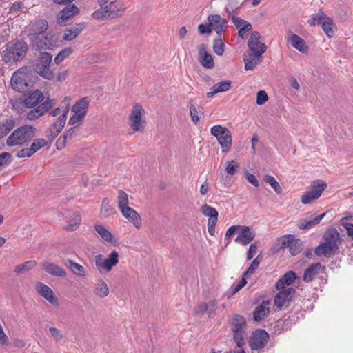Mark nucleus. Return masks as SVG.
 Wrapping results in <instances>:
<instances>
[{
	"mask_svg": "<svg viewBox=\"0 0 353 353\" xmlns=\"http://www.w3.org/2000/svg\"><path fill=\"white\" fill-rule=\"evenodd\" d=\"M323 239L324 241L315 248V254L327 258L333 256L339 251L341 243L339 232L336 228H330L325 232Z\"/></svg>",
	"mask_w": 353,
	"mask_h": 353,
	"instance_id": "nucleus-1",
	"label": "nucleus"
},
{
	"mask_svg": "<svg viewBox=\"0 0 353 353\" xmlns=\"http://www.w3.org/2000/svg\"><path fill=\"white\" fill-rule=\"evenodd\" d=\"M36 134V128L32 125H24L14 130L8 137L6 144L8 146L28 145Z\"/></svg>",
	"mask_w": 353,
	"mask_h": 353,
	"instance_id": "nucleus-2",
	"label": "nucleus"
},
{
	"mask_svg": "<svg viewBox=\"0 0 353 353\" xmlns=\"http://www.w3.org/2000/svg\"><path fill=\"white\" fill-rule=\"evenodd\" d=\"M28 49L27 43L21 39L10 42L4 51L3 61L6 63L18 61L26 56Z\"/></svg>",
	"mask_w": 353,
	"mask_h": 353,
	"instance_id": "nucleus-3",
	"label": "nucleus"
},
{
	"mask_svg": "<svg viewBox=\"0 0 353 353\" xmlns=\"http://www.w3.org/2000/svg\"><path fill=\"white\" fill-rule=\"evenodd\" d=\"M210 133L217 139L222 148V152L227 153L232 143V136L230 130L221 125H216L211 128Z\"/></svg>",
	"mask_w": 353,
	"mask_h": 353,
	"instance_id": "nucleus-4",
	"label": "nucleus"
},
{
	"mask_svg": "<svg viewBox=\"0 0 353 353\" xmlns=\"http://www.w3.org/2000/svg\"><path fill=\"white\" fill-rule=\"evenodd\" d=\"M246 321L241 315L235 314L232 321V330L233 332V338L237 347H241L245 345Z\"/></svg>",
	"mask_w": 353,
	"mask_h": 353,
	"instance_id": "nucleus-5",
	"label": "nucleus"
},
{
	"mask_svg": "<svg viewBox=\"0 0 353 353\" xmlns=\"http://www.w3.org/2000/svg\"><path fill=\"white\" fill-rule=\"evenodd\" d=\"M52 57L48 52H41L36 65L37 72L44 79L51 80L54 73L50 70V64Z\"/></svg>",
	"mask_w": 353,
	"mask_h": 353,
	"instance_id": "nucleus-6",
	"label": "nucleus"
},
{
	"mask_svg": "<svg viewBox=\"0 0 353 353\" xmlns=\"http://www.w3.org/2000/svg\"><path fill=\"white\" fill-rule=\"evenodd\" d=\"M101 9L108 18H114L122 14L124 10L123 4L117 0H99Z\"/></svg>",
	"mask_w": 353,
	"mask_h": 353,
	"instance_id": "nucleus-7",
	"label": "nucleus"
},
{
	"mask_svg": "<svg viewBox=\"0 0 353 353\" xmlns=\"http://www.w3.org/2000/svg\"><path fill=\"white\" fill-rule=\"evenodd\" d=\"M327 187L325 182L323 181H317L316 183H314L312 189L305 192L301 196V201L303 204H309L319 199L323 192Z\"/></svg>",
	"mask_w": 353,
	"mask_h": 353,
	"instance_id": "nucleus-8",
	"label": "nucleus"
},
{
	"mask_svg": "<svg viewBox=\"0 0 353 353\" xmlns=\"http://www.w3.org/2000/svg\"><path fill=\"white\" fill-rule=\"evenodd\" d=\"M10 84L12 88L19 92H22L27 89L29 84L26 68H20L14 72L12 76Z\"/></svg>",
	"mask_w": 353,
	"mask_h": 353,
	"instance_id": "nucleus-9",
	"label": "nucleus"
},
{
	"mask_svg": "<svg viewBox=\"0 0 353 353\" xmlns=\"http://www.w3.org/2000/svg\"><path fill=\"white\" fill-rule=\"evenodd\" d=\"M295 292V289L292 287L281 290L274 297L275 306L279 310L288 307Z\"/></svg>",
	"mask_w": 353,
	"mask_h": 353,
	"instance_id": "nucleus-10",
	"label": "nucleus"
},
{
	"mask_svg": "<svg viewBox=\"0 0 353 353\" xmlns=\"http://www.w3.org/2000/svg\"><path fill=\"white\" fill-rule=\"evenodd\" d=\"M269 335L268 332L261 329L256 330L249 341V345L252 350H259L264 347L268 343Z\"/></svg>",
	"mask_w": 353,
	"mask_h": 353,
	"instance_id": "nucleus-11",
	"label": "nucleus"
},
{
	"mask_svg": "<svg viewBox=\"0 0 353 353\" xmlns=\"http://www.w3.org/2000/svg\"><path fill=\"white\" fill-rule=\"evenodd\" d=\"M260 39V33L257 31H254L251 33L248 42V46L250 52H252L258 57H261L267 50L266 46L263 43L261 42Z\"/></svg>",
	"mask_w": 353,
	"mask_h": 353,
	"instance_id": "nucleus-12",
	"label": "nucleus"
},
{
	"mask_svg": "<svg viewBox=\"0 0 353 353\" xmlns=\"http://www.w3.org/2000/svg\"><path fill=\"white\" fill-rule=\"evenodd\" d=\"M144 112V110L139 104L133 106L131 114H130V120L131 121V128L134 131H141L144 128V121L141 120V116Z\"/></svg>",
	"mask_w": 353,
	"mask_h": 353,
	"instance_id": "nucleus-13",
	"label": "nucleus"
},
{
	"mask_svg": "<svg viewBox=\"0 0 353 353\" xmlns=\"http://www.w3.org/2000/svg\"><path fill=\"white\" fill-rule=\"evenodd\" d=\"M118 259V252L113 250L104 261H101V256H97L96 265L100 271H101V269H104L108 272L119 263Z\"/></svg>",
	"mask_w": 353,
	"mask_h": 353,
	"instance_id": "nucleus-14",
	"label": "nucleus"
},
{
	"mask_svg": "<svg viewBox=\"0 0 353 353\" xmlns=\"http://www.w3.org/2000/svg\"><path fill=\"white\" fill-rule=\"evenodd\" d=\"M54 100L47 98L41 104L35 108L32 109L26 113V118L28 120H34L43 115L46 112L52 108Z\"/></svg>",
	"mask_w": 353,
	"mask_h": 353,
	"instance_id": "nucleus-15",
	"label": "nucleus"
},
{
	"mask_svg": "<svg viewBox=\"0 0 353 353\" xmlns=\"http://www.w3.org/2000/svg\"><path fill=\"white\" fill-rule=\"evenodd\" d=\"M35 289L40 296L46 299L52 305H59L58 299L55 296L54 292L49 286L41 282H37L35 285Z\"/></svg>",
	"mask_w": 353,
	"mask_h": 353,
	"instance_id": "nucleus-16",
	"label": "nucleus"
},
{
	"mask_svg": "<svg viewBox=\"0 0 353 353\" xmlns=\"http://www.w3.org/2000/svg\"><path fill=\"white\" fill-rule=\"evenodd\" d=\"M45 97L39 90H35L24 95L23 105L28 108H32L43 102Z\"/></svg>",
	"mask_w": 353,
	"mask_h": 353,
	"instance_id": "nucleus-17",
	"label": "nucleus"
},
{
	"mask_svg": "<svg viewBox=\"0 0 353 353\" xmlns=\"http://www.w3.org/2000/svg\"><path fill=\"white\" fill-rule=\"evenodd\" d=\"M68 113V110H65L63 113L59 117L57 120L51 125L49 128L50 134L47 135L49 139L54 140L61 132L65 124Z\"/></svg>",
	"mask_w": 353,
	"mask_h": 353,
	"instance_id": "nucleus-18",
	"label": "nucleus"
},
{
	"mask_svg": "<svg viewBox=\"0 0 353 353\" xmlns=\"http://www.w3.org/2000/svg\"><path fill=\"white\" fill-rule=\"evenodd\" d=\"M208 20L212 28L216 32L217 35L221 36L225 32L228 27V21L219 14H210Z\"/></svg>",
	"mask_w": 353,
	"mask_h": 353,
	"instance_id": "nucleus-19",
	"label": "nucleus"
},
{
	"mask_svg": "<svg viewBox=\"0 0 353 353\" xmlns=\"http://www.w3.org/2000/svg\"><path fill=\"white\" fill-rule=\"evenodd\" d=\"M255 237V232L250 227L241 225L239 235L234 239L236 243L242 245L249 244Z\"/></svg>",
	"mask_w": 353,
	"mask_h": 353,
	"instance_id": "nucleus-20",
	"label": "nucleus"
},
{
	"mask_svg": "<svg viewBox=\"0 0 353 353\" xmlns=\"http://www.w3.org/2000/svg\"><path fill=\"white\" fill-rule=\"evenodd\" d=\"M199 63L203 68L212 69L214 67L213 57L207 52L204 44H201L199 47Z\"/></svg>",
	"mask_w": 353,
	"mask_h": 353,
	"instance_id": "nucleus-21",
	"label": "nucleus"
},
{
	"mask_svg": "<svg viewBox=\"0 0 353 353\" xmlns=\"http://www.w3.org/2000/svg\"><path fill=\"white\" fill-rule=\"evenodd\" d=\"M79 12V8L74 4L69 5L64 8L59 14L57 21L62 24L66 19H69Z\"/></svg>",
	"mask_w": 353,
	"mask_h": 353,
	"instance_id": "nucleus-22",
	"label": "nucleus"
},
{
	"mask_svg": "<svg viewBox=\"0 0 353 353\" xmlns=\"http://www.w3.org/2000/svg\"><path fill=\"white\" fill-rule=\"evenodd\" d=\"M91 100L90 97H85L77 101L72 108V112L85 117L88 112L89 104Z\"/></svg>",
	"mask_w": 353,
	"mask_h": 353,
	"instance_id": "nucleus-23",
	"label": "nucleus"
},
{
	"mask_svg": "<svg viewBox=\"0 0 353 353\" xmlns=\"http://www.w3.org/2000/svg\"><path fill=\"white\" fill-rule=\"evenodd\" d=\"M42 268L48 274L52 276L65 277L67 274L62 268L48 261H43Z\"/></svg>",
	"mask_w": 353,
	"mask_h": 353,
	"instance_id": "nucleus-24",
	"label": "nucleus"
},
{
	"mask_svg": "<svg viewBox=\"0 0 353 353\" xmlns=\"http://www.w3.org/2000/svg\"><path fill=\"white\" fill-rule=\"evenodd\" d=\"M33 34H28V37L32 43V46L36 50H43L50 48L51 43L44 34L42 37H34Z\"/></svg>",
	"mask_w": 353,
	"mask_h": 353,
	"instance_id": "nucleus-25",
	"label": "nucleus"
},
{
	"mask_svg": "<svg viewBox=\"0 0 353 353\" xmlns=\"http://www.w3.org/2000/svg\"><path fill=\"white\" fill-rule=\"evenodd\" d=\"M296 279V275L293 271H288L283 275L276 283L277 290H285L286 285H291Z\"/></svg>",
	"mask_w": 353,
	"mask_h": 353,
	"instance_id": "nucleus-26",
	"label": "nucleus"
},
{
	"mask_svg": "<svg viewBox=\"0 0 353 353\" xmlns=\"http://www.w3.org/2000/svg\"><path fill=\"white\" fill-rule=\"evenodd\" d=\"M123 216L131 222L136 228H139L141 225V217L139 214L132 208H124L121 210Z\"/></svg>",
	"mask_w": 353,
	"mask_h": 353,
	"instance_id": "nucleus-27",
	"label": "nucleus"
},
{
	"mask_svg": "<svg viewBox=\"0 0 353 353\" xmlns=\"http://www.w3.org/2000/svg\"><path fill=\"white\" fill-rule=\"evenodd\" d=\"M323 269L321 263H313L307 268L303 273V279L305 282L312 281L314 277L320 272V270Z\"/></svg>",
	"mask_w": 353,
	"mask_h": 353,
	"instance_id": "nucleus-28",
	"label": "nucleus"
},
{
	"mask_svg": "<svg viewBox=\"0 0 353 353\" xmlns=\"http://www.w3.org/2000/svg\"><path fill=\"white\" fill-rule=\"evenodd\" d=\"M270 313L269 302L263 301L256 306L253 312V318L256 321H260Z\"/></svg>",
	"mask_w": 353,
	"mask_h": 353,
	"instance_id": "nucleus-29",
	"label": "nucleus"
},
{
	"mask_svg": "<svg viewBox=\"0 0 353 353\" xmlns=\"http://www.w3.org/2000/svg\"><path fill=\"white\" fill-rule=\"evenodd\" d=\"M48 28V22L45 19L37 20L30 28L28 34H33L34 37H42Z\"/></svg>",
	"mask_w": 353,
	"mask_h": 353,
	"instance_id": "nucleus-30",
	"label": "nucleus"
},
{
	"mask_svg": "<svg viewBox=\"0 0 353 353\" xmlns=\"http://www.w3.org/2000/svg\"><path fill=\"white\" fill-rule=\"evenodd\" d=\"M85 23H81L77 24L76 26L71 27L70 28H67L65 30L64 35L63 36V39L66 41H72L75 39L78 34L85 28Z\"/></svg>",
	"mask_w": 353,
	"mask_h": 353,
	"instance_id": "nucleus-31",
	"label": "nucleus"
},
{
	"mask_svg": "<svg viewBox=\"0 0 353 353\" xmlns=\"http://www.w3.org/2000/svg\"><path fill=\"white\" fill-rule=\"evenodd\" d=\"M292 46L297 50L302 53H305L308 50V47L305 44V41L303 39L300 37L296 34H292L289 38Z\"/></svg>",
	"mask_w": 353,
	"mask_h": 353,
	"instance_id": "nucleus-32",
	"label": "nucleus"
},
{
	"mask_svg": "<svg viewBox=\"0 0 353 353\" xmlns=\"http://www.w3.org/2000/svg\"><path fill=\"white\" fill-rule=\"evenodd\" d=\"M261 57L256 56L252 52H248L245 54L243 56V61L245 63V70H253L259 60Z\"/></svg>",
	"mask_w": 353,
	"mask_h": 353,
	"instance_id": "nucleus-33",
	"label": "nucleus"
},
{
	"mask_svg": "<svg viewBox=\"0 0 353 353\" xmlns=\"http://www.w3.org/2000/svg\"><path fill=\"white\" fill-rule=\"evenodd\" d=\"M81 221V217L79 213L72 212L70 215V220L68 221V224L64 226V229L68 231L76 230Z\"/></svg>",
	"mask_w": 353,
	"mask_h": 353,
	"instance_id": "nucleus-34",
	"label": "nucleus"
},
{
	"mask_svg": "<svg viewBox=\"0 0 353 353\" xmlns=\"http://www.w3.org/2000/svg\"><path fill=\"white\" fill-rule=\"evenodd\" d=\"M242 4L238 0H228L224 10L227 12L228 17L239 14V8Z\"/></svg>",
	"mask_w": 353,
	"mask_h": 353,
	"instance_id": "nucleus-35",
	"label": "nucleus"
},
{
	"mask_svg": "<svg viewBox=\"0 0 353 353\" xmlns=\"http://www.w3.org/2000/svg\"><path fill=\"white\" fill-rule=\"evenodd\" d=\"M325 216V213H323L310 221L301 220L298 224V228L301 230H306L310 228L312 226L319 224Z\"/></svg>",
	"mask_w": 353,
	"mask_h": 353,
	"instance_id": "nucleus-36",
	"label": "nucleus"
},
{
	"mask_svg": "<svg viewBox=\"0 0 353 353\" xmlns=\"http://www.w3.org/2000/svg\"><path fill=\"white\" fill-rule=\"evenodd\" d=\"M15 121L8 119L0 123V139L6 137L14 128Z\"/></svg>",
	"mask_w": 353,
	"mask_h": 353,
	"instance_id": "nucleus-37",
	"label": "nucleus"
},
{
	"mask_svg": "<svg viewBox=\"0 0 353 353\" xmlns=\"http://www.w3.org/2000/svg\"><path fill=\"white\" fill-rule=\"evenodd\" d=\"M37 265V261L35 260H30L27 261L21 264L17 265L14 270V272L17 274H24L25 272L30 270Z\"/></svg>",
	"mask_w": 353,
	"mask_h": 353,
	"instance_id": "nucleus-38",
	"label": "nucleus"
},
{
	"mask_svg": "<svg viewBox=\"0 0 353 353\" xmlns=\"http://www.w3.org/2000/svg\"><path fill=\"white\" fill-rule=\"evenodd\" d=\"M201 211L203 215L209 218L208 220L213 221L218 219V211L213 207L204 204L201 207Z\"/></svg>",
	"mask_w": 353,
	"mask_h": 353,
	"instance_id": "nucleus-39",
	"label": "nucleus"
},
{
	"mask_svg": "<svg viewBox=\"0 0 353 353\" xmlns=\"http://www.w3.org/2000/svg\"><path fill=\"white\" fill-rule=\"evenodd\" d=\"M321 28L326 34V35L331 38L333 37L334 34V31L333 30V27L334 26V24L333 23V21L331 18L326 17L325 20L321 23Z\"/></svg>",
	"mask_w": 353,
	"mask_h": 353,
	"instance_id": "nucleus-40",
	"label": "nucleus"
},
{
	"mask_svg": "<svg viewBox=\"0 0 353 353\" xmlns=\"http://www.w3.org/2000/svg\"><path fill=\"white\" fill-rule=\"evenodd\" d=\"M94 292L98 296L105 297L109 294V288L104 281L99 280L97 283Z\"/></svg>",
	"mask_w": 353,
	"mask_h": 353,
	"instance_id": "nucleus-41",
	"label": "nucleus"
},
{
	"mask_svg": "<svg viewBox=\"0 0 353 353\" xmlns=\"http://www.w3.org/2000/svg\"><path fill=\"white\" fill-rule=\"evenodd\" d=\"M67 263L69 265L70 270L76 275L85 276V269L80 264L74 262L71 259H68Z\"/></svg>",
	"mask_w": 353,
	"mask_h": 353,
	"instance_id": "nucleus-42",
	"label": "nucleus"
},
{
	"mask_svg": "<svg viewBox=\"0 0 353 353\" xmlns=\"http://www.w3.org/2000/svg\"><path fill=\"white\" fill-rule=\"evenodd\" d=\"M263 180L265 183L270 184L277 194H281L282 193V188L281 185L273 176L270 174H265Z\"/></svg>",
	"mask_w": 353,
	"mask_h": 353,
	"instance_id": "nucleus-43",
	"label": "nucleus"
},
{
	"mask_svg": "<svg viewBox=\"0 0 353 353\" xmlns=\"http://www.w3.org/2000/svg\"><path fill=\"white\" fill-rule=\"evenodd\" d=\"M213 51L219 56L223 55L225 51V43L221 36L217 35L214 39L212 46Z\"/></svg>",
	"mask_w": 353,
	"mask_h": 353,
	"instance_id": "nucleus-44",
	"label": "nucleus"
},
{
	"mask_svg": "<svg viewBox=\"0 0 353 353\" xmlns=\"http://www.w3.org/2000/svg\"><path fill=\"white\" fill-rule=\"evenodd\" d=\"M95 231L105 241H111L112 234L106 228L100 224H95L94 225Z\"/></svg>",
	"mask_w": 353,
	"mask_h": 353,
	"instance_id": "nucleus-45",
	"label": "nucleus"
},
{
	"mask_svg": "<svg viewBox=\"0 0 353 353\" xmlns=\"http://www.w3.org/2000/svg\"><path fill=\"white\" fill-rule=\"evenodd\" d=\"M47 143V141L44 139H36L34 140L33 143L30 145L29 149L30 153L32 156L34 153L39 151L41 148L45 146Z\"/></svg>",
	"mask_w": 353,
	"mask_h": 353,
	"instance_id": "nucleus-46",
	"label": "nucleus"
},
{
	"mask_svg": "<svg viewBox=\"0 0 353 353\" xmlns=\"http://www.w3.org/2000/svg\"><path fill=\"white\" fill-rule=\"evenodd\" d=\"M114 209L110 205V201L107 198H105L101 204V214L103 217H108L114 214Z\"/></svg>",
	"mask_w": 353,
	"mask_h": 353,
	"instance_id": "nucleus-47",
	"label": "nucleus"
},
{
	"mask_svg": "<svg viewBox=\"0 0 353 353\" xmlns=\"http://www.w3.org/2000/svg\"><path fill=\"white\" fill-rule=\"evenodd\" d=\"M13 161L10 152H4L0 154V170L7 168Z\"/></svg>",
	"mask_w": 353,
	"mask_h": 353,
	"instance_id": "nucleus-48",
	"label": "nucleus"
},
{
	"mask_svg": "<svg viewBox=\"0 0 353 353\" xmlns=\"http://www.w3.org/2000/svg\"><path fill=\"white\" fill-rule=\"evenodd\" d=\"M302 241L299 239L294 238L289 248L292 255L295 256L302 250Z\"/></svg>",
	"mask_w": 353,
	"mask_h": 353,
	"instance_id": "nucleus-49",
	"label": "nucleus"
},
{
	"mask_svg": "<svg viewBox=\"0 0 353 353\" xmlns=\"http://www.w3.org/2000/svg\"><path fill=\"white\" fill-rule=\"evenodd\" d=\"M128 194L122 190L119 191L118 196V207L120 210H123L124 208H128Z\"/></svg>",
	"mask_w": 353,
	"mask_h": 353,
	"instance_id": "nucleus-50",
	"label": "nucleus"
},
{
	"mask_svg": "<svg viewBox=\"0 0 353 353\" xmlns=\"http://www.w3.org/2000/svg\"><path fill=\"white\" fill-rule=\"evenodd\" d=\"M327 16L323 12H319L316 14H313L312 17L308 20V23L311 26L316 25H321L323 20H325Z\"/></svg>",
	"mask_w": 353,
	"mask_h": 353,
	"instance_id": "nucleus-51",
	"label": "nucleus"
},
{
	"mask_svg": "<svg viewBox=\"0 0 353 353\" xmlns=\"http://www.w3.org/2000/svg\"><path fill=\"white\" fill-rule=\"evenodd\" d=\"M72 52L71 48H65L61 50L54 58L56 64H59L63 60L68 57Z\"/></svg>",
	"mask_w": 353,
	"mask_h": 353,
	"instance_id": "nucleus-52",
	"label": "nucleus"
},
{
	"mask_svg": "<svg viewBox=\"0 0 353 353\" xmlns=\"http://www.w3.org/2000/svg\"><path fill=\"white\" fill-rule=\"evenodd\" d=\"M216 88V91L219 92H223L228 91L231 88V81L226 80L221 81L214 85Z\"/></svg>",
	"mask_w": 353,
	"mask_h": 353,
	"instance_id": "nucleus-53",
	"label": "nucleus"
},
{
	"mask_svg": "<svg viewBox=\"0 0 353 353\" xmlns=\"http://www.w3.org/2000/svg\"><path fill=\"white\" fill-rule=\"evenodd\" d=\"M294 238V236L292 234L284 235L282 237L279 238L278 239V241L280 244V248H290L291 241H292Z\"/></svg>",
	"mask_w": 353,
	"mask_h": 353,
	"instance_id": "nucleus-54",
	"label": "nucleus"
},
{
	"mask_svg": "<svg viewBox=\"0 0 353 353\" xmlns=\"http://www.w3.org/2000/svg\"><path fill=\"white\" fill-rule=\"evenodd\" d=\"M260 261L259 256H256L251 263L250 266L248 268L246 271L244 272V276L252 274L256 269L259 267Z\"/></svg>",
	"mask_w": 353,
	"mask_h": 353,
	"instance_id": "nucleus-55",
	"label": "nucleus"
},
{
	"mask_svg": "<svg viewBox=\"0 0 353 353\" xmlns=\"http://www.w3.org/2000/svg\"><path fill=\"white\" fill-rule=\"evenodd\" d=\"M228 165L225 168V171L228 174L234 175L236 172L238 168H239V163L236 162L234 160L230 161H228Z\"/></svg>",
	"mask_w": 353,
	"mask_h": 353,
	"instance_id": "nucleus-56",
	"label": "nucleus"
},
{
	"mask_svg": "<svg viewBox=\"0 0 353 353\" xmlns=\"http://www.w3.org/2000/svg\"><path fill=\"white\" fill-rule=\"evenodd\" d=\"M347 220V218L343 219L341 225L346 230L348 236H350L353 240V223H348Z\"/></svg>",
	"mask_w": 353,
	"mask_h": 353,
	"instance_id": "nucleus-57",
	"label": "nucleus"
},
{
	"mask_svg": "<svg viewBox=\"0 0 353 353\" xmlns=\"http://www.w3.org/2000/svg\"><path fill=\"white\" fill-rule=\"evenodd\" d=\"M216 305V302L214 300H211L209 302H208V310H206V313L208 314L210 318H212L215 315Z\"/></svg>",
	"mask_w": 353,
	"mask_h": 353,
	"instance_id": "nucleus-58",
	"label": "nucleus"
},
{
	"mask_svg": "<svg viewBox=\"0 0 353 353\" xmlns=\"http://www.w3.org/2000/svg\"><path fill=\"white\" fill-rule=\"evenodd\" d=\"M268 100V96L265 91L260 90L256 94V103L258 105H263Z\"/></svg>",
	"mask_w": 353,
	"mask_h": 353,
	"instance_id": "nucleus-59",
	"label": "nucleus"
},
{
	"mask_svg": "<svg viewBox=\"0 0 353 353\" xmlns=\"http://www.w3.org/2000/svg\"><path fill=\"white\" fill-rule=\"evenodd\" d=\"M198 30L200 34H210L212 32V28L210 24V22L208 21V23H201L198 26Z\"/></svg>",
	"mask_w": 353,
	"mask_h": 353,
	"instance_id": "nucleus-60",
	"label": "nucleus"
},
{
	"mask_svg": "<svg viewBox=\"0 0 353 353\" xmlns=\"http://www.w3.org/2000/svg\"><path fill=\"white\" fill-rule=\"evenodd\" d=\"M258 248L257 243L255 242L250 245L247 252V260H251L255 255Z\"/></svg>",
	"mask_w": 353,
	"mask_h": 353,
	"instance_id": "nucleus-61",
	"label": "nucleus"
},
{
	"mask_svg": "<svg viewBox=\"0 0 353 353\" xmlns=\"http://www.w3.org/2000/svg\"><path fill=\"white\" fill-rule=\"evenodd\" d=\"M236 15V14L232 15L231 17H229V18L231 19L232 22L234 23L236 28L239 29L243 27V23H245V20L242 19L241 18Z\"/></svg>",
	"mask_w": 353,
	"mask_h": 353,
	"instance_id": "nucleus-62",
	"label": "nucleus"
},
{
	"mask_svg": "<svg viewBox=\"0 0 353 353\" xmlns=\"http://www.w3.org/2000/svg\"><path fill=\"white\" fill-rule=\"evenodd\" d=\"M83 119H84V117H82L81 115H80L79 114L74 113V114L70 118L68 124L69 125H74L77 123L80 124L82 123Z\"/></svg>",
	"mask_w": 353,
	"mask_h": 353,
	"instance_id": "nucleus-63",
	"label": "nucleus"
},
{
	"mask_svg": "<svg viewBox=\"0 0 353 353\" xmlns=\"http://www.w3.org/2000/svg\"><path fill=\"white\" fill-rule=\"evenodd\" d=\"M49 332L51 336L56 340H60L63 338V334L61 330L56 327H51L49 328Z\"/></svg>",
	"mask_w": 353,
	"mask_h": 353,
	"instance_id": "nucleus-64",
	"label": "nucleus"
}]
</instances>
